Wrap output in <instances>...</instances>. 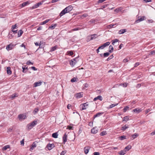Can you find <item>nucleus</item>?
<instances>
[{
	"label": "nucleus",
	"mask_w": 155,
	"mask_h": 155,
	"mask_svg": "<svg viewBox=\"0 0 155 155\" xmlns=\"http://www.w3.org/2000/svg\"><path fill=\"white\" fill-rule=\"evenodd\" d=\"M44 2L45 1L43 0L41 2L35 4L32 7V9H35L38 8L40 5H42Z\"/></svg>",
	"instance_id": "nucleus-4"
},
{
	"label": "nucleus",
	"mask_w": 155,
	"mask_h": 155,
	"mask_svg": "<svg viewBox=\"0 0 155 155\" xmlns=\"http://www.w3.org/2000/svg\"><path fill=\"white\" fill-rule=\"evenodd\" d=\"M58 134L57 132L54 133L52 134V137L54 138H57L58 137Z\"/></svg>",
	"instance_id": "nucleus-29"
},
{
	"label": "nucleus",
	"mask_w": 155,
	"mask_h": 155,
	"mask_svg": "<svg viewBox=\"0 0 155 155\" xmlns=\"http://www.w3.org/2000/svg\"><path fill=\"white\" fill-rule=\"evenodd\" d=\"M129 120V117L127 116H126L123 118V121H127Z\"/></svg>",
	"instance_id": "nucleus-33"
},
{
	"label": "nucleus",
	"mask_w": 155,
	"mask_h": 155,
	"mask_svg": "<svg viewBox=\"0 0 155 155\" xmlns=\"http://www.w3.org/2000/svg\"><path fill=\"white\" fill-rule=\"evenodd\" d=\"M127 84H128L127 83H124L123 84H121L120 85L123 86L124 87H127Z\"/></svg>",
	"instance_id": "nucleus-50"
},
{
	"label": "nucleus",
	"mask_w": 155,
	"mask_h": 155,
	"mask_svg": "<svg viewBox=\"0 0 155 155\" xmlns=\"http://www.w3.org/2000/svg\"><path fill=\"white\" fill-rule=\"evenodd\" d=\"M13 46L14 45H13L10 44L7 46L6 49L8 51L11 50L13 48Z\"/></svg>",
	"instance_id": "nucleus-11"
},
{
	"label": "nucleus",
	"mask_w": 155,
	"mask_h": 155,
	"mask_svg": "<svg viewBox=\"0 0 155 155\" xmlns=\"http://www.w3.org/2000/svg\"><path fill=\"white\" fill-rule=\"evenodd\" d=\"M82 93H78L75 94V96L77 99L83 97Z\"/></svg>",
	"instance_id": "nucleus-7"
},
{
	"label": "nucleus",
	"mask_w": 155,
	"mask_h": 155,
	"mask_svg": "<svg viewBox=\"0 0 155 155\" xmlns=\"http://www.w3.org/2000/svg\"><path fill=\"white\" fill-rule=\"evenodd\" d=\"M18 118L19 120H24L26 118V116L24 114H21L18 115Z\"/></svg>",
	"instance_id": "nucleus-5"
},
{
	"label": "nucleus",
	"mask_w": 155,
	"mask_h": 155,
	"mask_svg": "<svg viewBox=\"0 0 155 155\" xmlns=\"http://www.w3.org/2000/svg\"><path fill=\"white\" fill-rule=\"evenodd\" d=\"M126 31V30L125 29H122L119 30L118 33L120 34H122Z\"/></svg>",
	"instance_id": "nucleus-21"
},
{
	"label": "nucleus",
	"mask_w": 155,
	"mask_h": 155,
	"mask_svg": "<svg viewBox=\"0 0 155 155\" xmlns=\"http://www.w3.org/2000/svg\"><path fill=\"white\" fill-rule=\"evenodd\" d=\"M12 32H11L9 33L8 35V38L10 39H11V38H12L13 37L12 35V34H11L12 33Z\"/></svg>",
	"instance_id": "nucleus-57"
},
{
	"label": "nucleus",
	"mask_w": 155,
	"mask_h": 155,
	"mask_svg": "<svg viewBox=\"0 0 155 155\" xmlns=\"http://www.w3.org/2000/svg\"><path fill=\"white\" fill-rule=\"evenodd\" d=\"M20 46L21 47H23L25 49L26 48L25 45L24 44V43L22 44Z\"/></svg>",
	"instance_id": "nucleus-61"
},
{
	"label": "nucleus",
	"mask_w": 155,
	"mask_h": 155,
	"mask_svg": "<svg viewBox=\"0 0 155 155\" xmlns=\"http://www.w3.org/2000/svg\"><path fill=\"white\" fill-rule=\"evenodd\" d=\"M116 24H110V25H108L107 26V28L108 29H110L113 27L114 25H116Z\"/></svg>",
	"instance_id": "nucleus-25"
},
{
	"label": "nucleus",
	"mask_w": 155,
	"mask_h": 155,
	"mask_svg": "<svg viewBox=\"0 0 155 155\" xmlns=\"http://www.w3.org/2000/svg\"><path fill=\"white\" fill-rule=\"evenodd\" d=\"M97 36V35L94 34L92 35L91 36H88V38H90V39L89 40V41H91V40H92L94 39H95L96 38V37Z\"/></svg>",
	"instance_id": "nucleus-13"
},
{
	"label": "nucleus",
	"mask_w": 155,
	"mask_h": 155,
	"mask_svg": "<svg viewBox=\"0 0 155 155\" xmlns=\"http://www.w3.org/2000/svg\"><path fill=\"white\" fill-rule=\"evenodd\" d=\"M114 48L112 45H110L109 48V52L110 53H111L113 51Z\"/></svg>",
	"instance_id": "nucleus-26"
},
{
	"label": "nucleus",
	"mask_w": 155,
	"mask_h": 155,
	"mask_svg": "<svg viewBox=\"0 0 155 155\" xmlns=\"http://www.w3.org/2000/svg\"><path fill=\"white\" fill-rule=\"evenodd\" d=\"M23 33L22 31L20 30L18 32V37H20Z\"/></svg>",
	"instance_id": "nucleus-34"
},
{
	"label": "nucleus",
	"mask_w": 155,
	"mask_h": 155,
	"mask_svg": "<svg viewBox=\"0 0 155 155\" xmlns=\"http://www.w3.org/2000/svg\"><path fill=\"white\" fill-rule=\"evenodd\" d=\"M67 135L66 133L64 134L63 137L62 139L64 144H65V143L67 142Z\"/></svg>",
	"instance_id": "nucleus-10"
},
{
	"label": "nucleus",
	"mask_w": 155,
	"mask_h": 155,
	"mask_svg": "<svg viewBox=\"0 0 155 155\" xmlns=\"http://www.w3.org/2000/svg\"><path fill=\"white\" fill-rule=\"evenodd\" d=\"M132 111L134 112L139 113L142 111V109L141 108H137L133 110Z\"/></svg>",
	"instance_id": "nucleus-8"
},
{
	"label": "nucleus",
	"mask_w": 155,
	"mask_h": 155,
	"mask_svg": "<svg viewBox=\"0 0 155 155\" xmlns=\"http://www.w3.org/2000/svg\"><path fill=\"white\" fill-rule=\"evenodd\" d=\"M57 25L56 24H52L51 26H50L48 28V29H51L53 30L55 28L56 26Z\"/></svg>",
	"instance_id": "nucleus-20"
},
{
	"label": "nucleus",
	"mask_w": 155,
	"mask_h": 155,
	"mask_svg": "<svg viewBox=\"0 0 155 155\" xmlns=\"http://www.w3.org/2000/svg\"><path fill=\"white\" fill-rule=\"evenodd\" d=\"M97 128L96 127H94L91 130V132L94 134H96L98 131Z\"/></svg>",
	"instance_id": "nucleus-15"
},
{
	"label": "nucleus",
	"mask_w": 155,
	"mask_h": 155,
	"mask_svg": "<svg viewBox=\"0 0 155 155\" xmlns=\"http://www.w3.org/2000/svg\"><path fill=\"white\" fill-rule=\"evenodd\" d=\"M97 100H99L101 101L102 100V97L101 95H99L97 96V97L94 98V101H96Z\"/></svg>",
	"instance_id": "nucleus-17"
},
{
	"label": "nucleus",
	"mask_w": 155,
	"mask_h": 155,
	"mask_svg": "<svg viewBox=\"0 0 155 155\" xmlns=\"http://www.w3.org/2000/svg\"><path fill=\"white\" fill-rule=\"evenodd\" d=\"M39 111V109L38 108H35L33 111V113L34 114H36L38 111Z\"/></svg>",
	"instance_id": "nucleus-38"
},
{
	"label": "nucleus",
	"mask_w": 155,
	"mask_h": 155,
	"mask_svg": "<svg viewBox=\"0 0 155 155\" xmlns=\"http://www.w3.org/2000/svg\"><path fill=\"white\" fill-rule=\"evenodd\" d=\"M67 53L68 55H69L70 56H72L74 54L73 52L71 51H67Z\"/></svg>",
	"instance_id": "nucleus-41"
},
{
	"label": "nucleus",
	"mask_w": 155,
	"mask_h": 155,
	"mask_svg": "<svg viewBox=\"0 0 155 155\" xmlns=\"http://www.w3.org/2000/svg\"><path fill=\"white\" fill-rule=\"evenodd\" d=\"M107 133L105 131H103L101 132L100 133V135L101 136H103L107 134Z\"/></svg>",
	"instance_id": "nucleus-42"
},
{
	"label": "nucleus",
	"mask_w": 155,
	"mask_h": 155,
	"mask_svg": "<svg viewBox=\"0 0 155 155\" xmlns=\"http://www.w3.org/2000/svg\"><path fill=\"white\" fill-rule=\"evenodd\" d=\"M66 153V150L62 151L60 153V155H64Z\"/></svg>",
	"instance_id": "nucleus-56"
},
{
	"label": "nucleus",
	"mask_w": 155,
	"mask_h": 155,
	"mask_svg": "<svg viewBox=\"0 0 155 155\" xmlns=\"http://www.w3.org/2000/svg\"><path fill=\"white\" fill-rule=\"evenodd\" d=\"M120 11V8H117L114 10V11L116 12H118Z\"/></svg>",
	"instance_id": "nucleus-54"
},
{
	"label": "nucleus",
	"mask_w": 155,
	"mask_h": 155,
	"mask_svg": "<svg viewBox=\"0 0 155 155\" xmlns=\"http://www.w3.org/2000/svg\"><path fill=\"white\" fill-rule=\"evenodd\" d=\"M131 148V146L130 145L127 146L124 149V150H126L127 151H128L129 150H130Z\"/></svg>",
	"instance_id": "nucleus-31"
},
{
	"label": "nucleus",
	"mask_w": 155,
	"mask_h": 155,
	"mask_svg": "<svg viewBox=\"0 0 155 155\" xmlns=\"http://www.w3.org/2000/svg\"><path fill=\"white\" fill-rule=\"evenodd\" d=\"M88 105V104L87 103L81 104L80 105V110H82L86 109Z\"/></svg>",
	"instance_id": "nucleus-3"
},
{
	"label": "nucleus",
	"mask_w": 155,
	"mask_h": 155,
	"mask_svg": "<svg viewBox=\"0 0 155 155\" xmlns=\"http://www.w3.org/2000/svg\"><path fill=\"white\" fill-rule=\"evenodd\" d=\"M128 59L127 58H125L123 61V62H124V63H126V62H128Z\"/></svg>",
	"instance_id": "nucleus-63"
},
{
	"label": "nucleus",
	"mask_w": 155,
	"mask_h": 155,
	"mask_svg": "<svg viewBox=\"0 0 155 155\" xmlns=\"http://www.w3.org/2000/svg\"><path fill=\"white\" fill-rule=\"evenodd\" d=\"M6 71L7 73L8 74L10 75L12 74V71L11 70L10 67H7L6 68Z\"/></svg>",
	"instance_id": "nucleus-18"
},
{
	"label": "nucleus",
	"mask_w": 155,
	"mask_h": 155,
	"mask_svg": "<svg viewBox=\"0 0 155 155\" xmlns=\"http://www.w3.org/2000/svg\"><path fill=\"white\" fill-rule=\"evenodd\" d=\"M119 138L120 140H122L124 139H127V137L126 136L123 135L119 137Z\"/></svg>",
	"instance_id": "nucleus-28"
},
{
	"label": "nucleus",
	"mask_w": 155,
	"mask_h": 155,
	"mask_svg": "<svg viewBox=\"0 0 155 155\" xmlns=\"http://www.w3.org/2000/svg\"><path fill=\"white\" fill-rule=\"evenodd\" d=\"M129 107L128 106H126L124 107L123 109V111L124 112H126L127 110H128Z\"/></svg>",
	"instance_id": "nucleus-47"
},
{
	"label": "nucleus",
	"mask_w": 155,
	"mask_h": 155,
	"mask_svg": "<svg viewBox=\"0 0 155 155\" xmlns=\"http://www.w3.org/2000/svg\"><path fill=\"white\" fill-rule=\"evenodd\" d=\"M26 64L28 65H30V64L33 65V63L31 62L30 61H28L26 63Z\"/></svg>",
	"instance_id": "nucleus-51"
},
{
	"label": "nucleus",
	"mask_w": 155,
	"mask_h": 155,
	"mask_svg": "<svg viewBox=\"0 0 155 155\" xmlns=\"http://www.w3.org/2000/svg\"><path fill=\"white\" fill-rule=\"evenodd\" d=\"M151 110V109H148L146 110H145V113L146 114H147Z\"/></svg>",
	"instance_id": "nucleus-59"
},
{
	"label": "nucleus",
	"mask_w": 155,
	"mask_h": 155,
	"mask_svg": "<svg viewBox=\"0 0 155 155\" xmlns=\"http://www.w3.org/2000/svg\"><path fill=\"white\" fill-rule=\"evenodd\" d=\"M88 15L87 14H84L82 15V18H85L87 17Z\"/></svg>",
	"instance_id": "nucleus-58"
},
{
	"label": "nucleus",
	"mask_w": 155,
	"mask_h": 155,
	"mask_svg": "<svg viewBox=\"0 0 155 155\" xmlns=\"http://www.w3.org/2000/svg\"><path fill=\"white\" fill-rule=\"evenodd\" d=\"M104 114L103 112H98L96 114H95L94 116L93 117L94 118H96V117H99L101 115H102Z\"/></svg>",
	"instance_id": "nucleus-19"
},
{
	"label": "nucleus",
	"mask_w": 155,
	"mask_h": 155,
	"mask_svg": "<svg viewBox=\"0 0 155 155\" xmlns=\"http://www.w3.org/2000/svg\"><path fill=\"white\" fill-rule=\"evenodd\" d=\"M50 19H46L45 21L40 23V25H43L46 24L50 20Z\"/></svg>",
	"instance_id": "nucleus-22"
},
{
	"label": "nucleus",
	"mask_w": 155,
	"mask_h": 155,
	"mask_svg": "<svg viewBox=\"0 0 155 155\" xmlns=\"http://www.w3.org/2000/svg\"><path fill=\"white\" fill-rule=\"evenodd\" d=\"M79 29H80V28H78V27L76 28H74V29L71 30V31H70V32H71L74 31L78 30Z\"/></svg>",
	"instance_id": "nucleus-46"
},
{
	"label": "nucleus",
	"mask_w": 155,
	"mask_h": 155,
	"mask_svg": "<svg viewBox=\"0 0 155 155\" xmlns=\"http://www.w3.org/2000/svg\"><path fill=\"white\" fill-rule=\"evenodd\" d=\"M94 155H100V153L98 152H95L93 153Z\"/></svg>",
	"instance_id": "nucleus-64"
},
{
	"label": "nucleus",
	"mask_w": 155,
	"mask_h": 155,
	"mask_svg": "<svg viewBox=\"0 0 155 155\" xmlns=\"http://www.w3.org/2000/svg\"><path fill=\"white\" fill-rule=\"evenodd\" d=\"M126 150H124L120 151V152L118 153L120 155H124L126 153Z\"/></svg>",
	"instance_id": "nucleus-23"
},
{
	"label": "nucleus",
	"mask_w": 155,
	"mask_h": 155,
	"mask_svg": "<svg viewBox=\"0 0 155 155\" xmlns=\"http://www.w3.org/2000/svg\"><path fill=\"white\" fill-rule=\"evenodd\" d=\"M73 8V7L71 5L67 6L61 12L59 15L61 17L66 13L69 12L72 10Z\"/></svg>",
	"instance_id": "nucleus-1"
},
{
	"label": "nucleus",
	"mask_w": 155,
	"mask_h": 155,
	"mask_svg": "<svg viewBox=\"0 0 155 155\" xmlns=\"http://www.w3.org/2000/svg\"><path fill=\"white\" fill-rule=\"evenodd\" d=\"M42 83V82L41 81H38L36 82H35L34 84V87H36L37 86H40L41 84Z\"/></svg>",
	"instance_id": "nucleus-12"
},
{
	"label": "nucleus",
	"mask_w": 155,
	"mask_h": 155,
	"mask_svg": "<svg viewBox=\"0 0 155 155\" xmlns=\"http://www.w3.org/2000/svg\"><path fill=\"white\" fill-rule=\"evenodd\" d=\"M118 41H119V40L117 39H114V40H112V44L113 45H114V43L116 42H118Z\"/></svg>",
	"instance_id": "nucleus-40"
},
{
	"label": "nucleus",
	"mask_w": 155,
	"mask_h": 155,
	"mask_svg": "<svg viewBox=\"0 0 155 155\" xmlns=\"http://www.w3.org/2000/svg\"><path fill=\"white\" fill-rule=\"evenodd\" d=\"M138 136V135L137 133H135L132 135V137L133 138L132 140L135 139Z\"/></svg>",
	"instance_id": "nucleus-32"
},
{
	"label": "nucleus",
	"mask_w": 155,
	"mask_h": 155,
	"mask_svg": "<svg viewBox=\"0 0 155 155\" xmlns=\"http://www.w3.org/2000/svg\"><path fill=\"white\" fill-rule=\"evenodd\" d=\"M29 3L28 2H23L22 4V6L23 7H25Z\"/></svg>",
	"instance_id": "nucleus-45"
},
{
	"label": "nucleus",
	"mask_w": 155,
	"mask_h": 155,
	"mask_svg": "<svg viewBox=\"0 0 155 155\" xmlns=\"http://www.w3.org/2000/svg\"><path fill=\"white\" fill-rule=\"evenodd\" d=\"M118 103L115 104H112L109 106V107L108 108V109L111 108H113V107H114L115 106H116L117 105H118Z\"/></svg>",
	"instance_id": "nucleus-30"
},
{
	"label": "nucleus",
	"mask_w": 155,
	"mask_h": 155,
	"mask_svg": "<svg viewBox=\"0 0 155 155\" xmlns=\"http://www.w3.org/2000/svg\"><path fill=\"white\" fill-rule=\"evenodd\" d=\"M37 124V120H35L31 123L28 124L27 126L28 129L29 130L31 129L33 127L35 126Z\"/></svg>",
	"instance_id": "nucleus-2"
},
{
	"label": "nucleus",
	"mask_w": 155,
	"mask_h": 155,
	"mask_svg": "<svg viewBox=\"0 0 155 155\" xmlns=\"http://www.w3.org/2000/svg\"><path fill=\"white\" fill-rule=\"evenodd\" d=\"M31 68L34 71H37V69L34 66L31 67Z\"/></svg>",
	"instance_id": "nucleus-60"
},
{
	"label": "nucleus",
	"mask_w": 155,
	"mask_h": 155,
	"mask_svg": "<svg viewBox=\"0 0 155 155\" xmlns=\"http://www.w3.org/2000/svg\"><path fill=\"white\" fill-rule=\"evenodd\" d=\"M18 95L17 94L15 93L14 94H12L11 95V97L12 99H14L15 97H18Z\"/></svg>",
	"instance_id": "nucleus-36"
},
{
	"label": "nucleus",
	"mask_w": 155,
	"mask_h": 155,
	"mask_svg": "<svg viewBox=\"0 0 155 155\" xmlns=\"http://www.w3.org/2000/svg\"><path fill=\"white\" fill-rule=\"evenodd\" d=\"M110 43L109 42H107L105 43H104L103 45L104 47H105L106 46H108L110 44Z\"/></svg>",
	"instance_id": "nucleus-43"
},
{
	"label": "nucleus",
	"mask_w": 155,
	"mask_h": 155,
	"mask_svg": "<svg viewBox=\"0 0 155 155\" xmlns=\"http://www.w3.org/2000/svg\"><path fill=\"white\" fill-rule=\"evenodd\" d=\"M57 48V46H55L51 48V49L50 51V52H52L54 51Z\"/></svg>",
	"instance_id": "nucleus-35"
},
{
	"label": "nucleus",
	"mask_w": 155,
	"mask_h": 155,
	"mask_svg": "<svg viewBox=\"0 0 155 155\" xmlns=\"http://www.w3.org/2000/svg\"><path fill=\"white\" fill-rule=\"evenodd\" d=\"M107 5H106V4L104 5H102L101 7V8H99V9H103L104 8H106V7H107Z\"/></svg>",
	"instance_id": "nucleus-44"
},
{
	"label": "nucleus",
	"mask_w": 155,
	"mask_h": 155,
	"mask_svg": "<svg viewBox=\"0 0 155 155\" xmlns=\"http://www.w3.org/2000/svg\"><path fill=\"white\" fill-rule=\"evenodd\" d=\"M26 66H25L24 67H22V72L24 73H25L26 72V71H25V70L27 69L28 70V67H26Z\"/></svg>",
	"instance_id": "nucleus-39"
},
{
	"label": "nucleus",
	"mask_w": 155,
	"mask_h": 155,
	"mask_svg": "<svg viewBox=\"0 0 155 155\" xmlns=\"http://www.w3.org/2000/svg\"><path fill=\"white\" fill-rule=\"evenodd\" d=\"M110 54L108 52L105 53L103 54V56L104 57H106L108 56Z\"/></svg>",
	"instance_id": "nucleus-48"
},
{
	"label": "nucleus",
	"mask_w": 155,
	"mask_h": 155,
	"mask_svg": "<svg viewBox=\"0 0 155 155\" xmlns=\"http://www.w3.org/2000/svg\"><path fill=\"white\" fill-rule=\"evenodd\" d=\"M98 48H99V49H103L104 48V46L103 45H102L101 46L99 47Z\"/></svg>",
	"instance_id": "nucleus-62"
},
{
	"label": "nucleus",
	"mask_w": 155,
	"mask_h": 155,
	"mask_svg": "<svg viewBox=\"0 0 155 155\" xmlns=\"http://www.w3.org/2000/svg\"><path fill=\"white\" fill-rule=\"evenodd\" d=\"M90 149V147H86L84 148V151L85 154H87Z\"/></svg>",
	"instance_id": "nucleus-16"
},
{
	"label": "nucleus",
	"mask_w": 155,
	"mask_h": 155,
	"mask_svg": "<svg viewBox=\"0 0 155 155\" xmlns=\"http://www.w3.org/2000/svg\"><path fill=\"white\" fill-rule=\"evenodd\" d=\"M144 18H145V16H142L140 18H139L138 19L136 20L135 21V23H139L141 21H143V20H144Z\"/></svg>",
	"instance_id": "nucleus-14"
},
{
	"label": "nucleus",
	"mask_w": 155,
	"mask_h": 155,
	"mask_svg": "<svg viewBox=\"0 0 155 155\" xmlns=\"http://www.w3.org/2000/svg\"><path fill=\"white\" fill-rule=\"evenodd\" d=\"M114 57V56L113 55V54H112L107 59V61H109L110 60L112 59V58H113Z\"/></svg>",
	"instance_id": "nucleus-49"
},
{
	"label": "nucleus",
	"mask_w": 155,
	"mask_h": 155,
	"mask_svg": "<svg viewBox=\"0 0 155 155\" xmlns=\"http://www.w3.org/2000/svg\"><path fill=\"white\" fill-rule=\"evenodd\" d=\"M55 146L54 145L53 143L48 144L46 146V147L48 148V149L50 150H51L52 148L54 147Z\"/></svg>",
	"instance_id": "nucleus-6"
},
{
	"label": "nucleus",
	"mask_w": 155,
	"mask_h": 155,
	"mask_svg": "<svg viewBox=\"0 0 155 155\" xmlns=\"http://www.w3.org/2000/svg\"><path fill=\"white\" fill-rule=\"evenodd\" d=\"M76 63V62L74 61L73 60H71L70 61V64L72 66H74Z\"/></svg>",
	"instance_id": "nucleus-27"
},
{
	"label": "nucleus",
	"mask_w": 155,
	"mask_h": 155,
	"mask_svg": "<svg viewBox=\"0 0 155 155\" xmlns=\"http://www.w3.org/2000/svg\"><path fill=\"white\" fill-rule=\"evenodd\" d=\"M155 54V51L154 50L152 51H151L150 53L148 55H154Z\"/></svg>",
	"instance_id": "nucleus-55"
},
{
	"label": "nucleus",
	"mask_w": 155,
	"mask_h": 155,
	"mask_svg": "<svg viewBox=\"0 0 155 155\" xmlns=\"http://www.w3.org/2000/svg\"><path fill=\"white\" fill-rule=\"evenodd\" d=\"M76 78H72V79H71V81L72 82H75L76 81Z\"/></svg>",
	"instance_id": "nucleus-53"
},
{
	"label": "nucleus",
	"mask_w": 155,
	"mask_h": 155,
	"mask_svg": "<svg viewBox=\"0 0 155 155\" xmlns=\"http://www.w3.org/2000/svg\"><path fill=\"white\" fill-rule=\"evenodd\" d=\"M36 141L34 142L32 145L30 146V150L31 151H32L33 150L34 148L36 147L37 146L36 143Z\"/></svg>",
	"instance_id": "nucleus-9"
},
{
	"label": "nucleus",
	"mask_w": 155,
	"mask_h": 155,
	"mask_svg": "<svg viewBox=\"0 0 155 155\" xmlns=\"http://www.w3.org/2000/svg\"><path fill=\"white\" fill-rule=\"evenodd\" d=\"M95 22V21L94 20L92 19L90 20L89 21V22L90 23V24L94 23Z\"/></svg>",
	"instance_id": "nucleus-52"
},
{
	"label": "nucleus",
	"mask_w": 155,
	"mask_h": 155,
	"mask_svg": "<svg viewBox=\"0 0 155 155\" xmlns=\"http://www.w3.org/2000/svg\"><path fill=\"white\" fill-rule=\"evenodd\" d=\"M129 127V126L128 125H125L122 127H121V130L124 131L127 129Z\"/></svg>",
	"instance_id": "nucleus-24"
},
{
	"label": "nucleus",
	"mask_w": 155,
	"mask_h": 155,
	"mask_svg": "<svg viewBox=\"0 0 155 155\" xmlns=\"http://www.w3.org/2000/svg\"><path fill=\"white\" fill-rule=\"evenodd\" d=\"M10 148V146L9 145H7L4 146L2 149V150H6L7 149Z\"/></svg>",
	"instance_id": "nucleus-37"
}]
</instances>
